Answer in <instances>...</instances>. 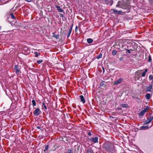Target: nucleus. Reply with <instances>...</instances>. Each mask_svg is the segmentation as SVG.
Returning <instances> with one entry per match:
<instances>
[{
    "instance_id": "obj_23",
    "label": "nucleus",
    "mask_w": 153,
    "mask_h": 153,
    "mask_svg": "<svg viewBox=\"0 0 153 153\" xmlns=\"http://www.w3.org/2000/svg\"><path fill=\"white\" fill-rule=\"evenodd\" d=\"M42 107L43 106L44 107V108L45 109H47V106H46V105H45V103L44 102H42Z\"/></svg>"
},
{
    "instance_id": "obj_24",
    "label": "nucleus",
    "mask_w": 153,
    "mask_h": 153,
    "mask_svg": "<svg viewBox=\"0 0 153 153\" xmlns=\"http://www.w3.org/2000/svg\"><path fill=\"white\" fill-rule=\"evenodd\" d=\"M32 105L33 106H36V103L35 102V100H33L32 101Z\"/></svg>"
},
{
    "instance_id": "obj_32",
    "label": "nucleus",
    "mask_w": 153,
    "mask_h": 153,
    "mask_svg": "<svg viewBox=\"0 0 153 153\" xmlns=\"http://www.w3.org/2000/svg\"><path fill=\"white\" fill-rule=\"evenodd\" d=\"M151 60V58L150 56H149V58L148 59V62H150Z\"/></svg>"
},
{
    "instance_id": "obj_14",
    "label": "nucleus",
    "mask_w": 153,
    "mask_h": 153,
    "mask_svg": "<svg viewBox=\"0 0 153 153\" xmlns=\"http://www.w3.org/2000/svg\"><path fill=\"white\" fill-rule=\"evenodd\" d=\"M53 36L56 38L57 39H58L59 38V34L56 35L54 33H53Z\"/></svg>"
},
{
    "instance_id": "obj_49",
    "label": "nucleus",
    "mask_w": 153,
    "mask_h": 153,
    "mask_svg": "<svg viewBox=\"0 0 153 153\" xmlns=\"http://www.w3.org/2000/svg\"><path fill=\"white\" fill-rule=\"evenodd\" d=\"M67 153V152H66V153Z\"/></svg>"
},
{
    "instance_id": "obj_10",
    "label": "nucleus",
    "mask_w": 153,
    "mask_h": 153,
    "mask_svg": "<svg viewBox=\"0 0 153 153\" xmlns=\"http://www.w3.org/2000/svg\"><path fill=\"white\" fill-rule=\"evenodd\" d=\"M122 81V79L120 78L119 79H118L114 83V84L115 85H117L120 83Z\"/></svg>"
},
{
    "instance_id": "obj_34",
    "label": "nucleus",
    "mask_w": 153,
    "mask_h": 153,
    "mask_svg": "<svg viewBox=\"0 0 153 153\" xmlns=\"http://www.w3.org/2000/svg\"><path fill=\"white\" fill-rule=\"evenodd\" d=\"M87 153H92V152L90 150H88Z\"/></svg>"
},
{
    "instance_id": "obj_46",
    "label": "nucleus",
    "mask_w": 153,
    "mask_h": 153,
    "mask_svg": "<svg viewBox=\"0 0 153 153\" xmlns=\"http://www.w3.org/2000/svg\"><path fill=\"white\" fill-rule=\"evenodd\" d=\"M46 153V152H44L43 153Z\"/></svg>"
},
{
    "instance_id": "obj_45",
    "label": "nucleus",
    "mask_w": 153,
    "mask_h": 153,
    "mask_svg": "<svg viewBox=\"0 0 153 153\" xmlns=\"http://www.w3.org/2000/svg\"><path fill=\"white\" fill-rule=\"evenodd\" d=\"M106 85H105L104 86V87H105V86H106Z\"/></svg>"
},
{
    "instance_id": "obj_11",
    "label": "nucleus",
    "mask_w": 153,
    "mask_h": 153,
    "mask_svg": "<svg viewBox=\"0 0 153 153\" xmlns=\"http://www.w3.org/2000/svg\"><path fill=\"white\" fill-rule=\"evenodd\" d=\"M81 101L83 103H84L85 102L84 98L83 95H80L79 96Z\"/></svg>"
},
{
    "instance_id": "obj_27",
    "label": "nucleus",
    "mask_w": 153,
    "mask_h": 153,
    "mask_svg": "<svg viewBox=\"0 0 153 153\" xmlns=\"http://www.w3.org/2000/svg\"><path fill=\"white\" fill-rule=\"evenodd\" d=\"M43 61L42 60H40L37 61V63L39 64L41 63Z\"/></svg>"
},
{
    "instance_id": "obj_41",
    "label": "nucleus",
    "mask_w": 153,
    "mask_h": 153,
    "mask_svg": "<svg viewBox=\"0 0 153 153\" xmlns=\"http://www.w3.org/2000/svg\"><path fill=\"white\" fill-rule=\"evenodd\" d=\"M136 77V78H135V79H139V77Z\"/></svg>"
},
{
    "instance_id": "obj_42",
    "label": "nucleus",
    "mask_w": 153,
    "mask_h": 153,
    "mask_svg": "<svg viewBox=\"0 0 153 153\" xmlns=\"http://www.w3.org/2000/svg\"><path fill=\"white\" fill-rule=\"evenodd\" d=\"M149 77H150V76H152V74L149 75Z\"/></svg>"
},
{
    "instance_id": "obj_29",
    "label": "nucleus",
    "mask_w": 153,
    "mask_h": 153,
    "mask_svg": "<svg viewBox=\"0 0 153 153\" xmlns=\"http://www.w3.org/2000/svg\"><path fill=\"white\" fill-rule=\"evenodd\" d=\"M149 109V107L148 106H146V108H145L144 110H145L146 111V112L147 110Z\"/></svg>"
},
{
    "instance_id": "obj_47",
    "label": "nucleus",
    "mask_w": 153,
    "mask_h": 153,
    "mask_svg": "<svg viewBox=\"0 0 153 153\" xmlns=\"http://www.w3.org/2000/svg\"><path fill=\"white\" fill-rule=\"evenodd\" d=\"M121 8H123V7H121Z\"/></svg>"
},
{
    "instance_id": "obj_19",
    "label": "nucleus",
    "mask_w": 153,
    "mask_h": 153,
    "mask_svg": "<svg viewBox=\"0 0 153 153\" xmlns=\"http://www.w3.org/2000/svg\"><path fill=\"white\" fill-rule=\"evenodd\" d=\"M34 53L35 54V57H37L39 56L40 55V53H38L37 52H35Z\"/></svg>"
},
{
    "instance_id": "obj_4",
    "label": "nucleus",
    "mask_w": 153,
    "mask_h": 153,
    "mask_svg": "<svg viewBox=\"0 0 153 153\" xmlns=\"http://www.w3.org/2000/svg\"><path fill=\"white\" fill-rule=\"evenodd\" d=\"M41 113V111L40 109L39 108L36 109L33 111V114L35 116L39 115Z\"/></svg>"
},
{
    "instance_id": "obj_20",
    "label": "nucleus",
    "mask_w": 153,
    "mask_h": 153,
    "mask_svg": "<svg viewBox=\"0 0 153 153\" xmlns=\"http://www.w3.org/2000/svg\"><path fill=\"white\" fill-rule=\"evenodd\" d=\"M49 148V146L48 145L45 146V149L44 150V152H46V151Z\"/></svg>"
},
{
    "instance_id": "obj_2",
    "label": "nucleus",
    "mask_w": 153,
    "mask_h": 153,
    "mask_svg": "<svg viewBox=\"0 0 153 153\" xmlns=\"http://www.w3.org/2000/svg\"><path fill=\"white\" fill-rule=\"evenodd\" d=\"M142 71H143V70H138L135 72V74L137 76L140 75L142 74V76H145L146 73L148 71V70L147 69H146L144 71L142 72Z\"/></svg>"
},
{
    "instance_id": "obj_12",
    "label": "nucleus",
    "mask_w": 153,
    "mask_h": 153,
    "mask_svg": "<svg viewBox=\"0 0 153 153\" xmlns=\"http://www.w3.org/2000/svg\"><path fill=\"white\" fill-rule=\"evenodd\" d=\"M113 11L114 13H116L117 14H120L122 13V11L121 10L117 11L116 9H113L112 10Z\"/></svg>"
},
{
    "instance_id": "obj_25",
    "label": "nucleus",
    "mask_w": 153,
    "mask_h": 153,
    "mask_svg": "<svg viewBox=\"0 0 153 153\" xmlns=\"http://www.w3.org/2000/svg\"><path fill=\"white\" fill-rule=\"evenodd\" d=\"M105 83V81H102V82H101V83L100 84V87L103 86L104 85Z\"/></svg>"
},
{
    "instance_id": "obj_36",
    "label": "nucleus",
    "mask_w": 153,
    "mask_h": 153,
    "mask_svg": "<svg viewBox=\"0 0 153 153\" xmlns=\"http://www.w3.org/2000/svg\"><path fill=\"white\" fill-rule=\"evenodd\" d=\"M60 16L61 17H63V15L62 14H60Z\"/></svg>"
},
{
    "instance_id": "obj_30",
    "label": "nucleus",
    "mask_w": 153,
    "mask_h": 153,
    "mask_svg": "<svg viewBox=\"0 0 153 153\" xmlns=\"http://www.w3.org/2000/svg\"><path fill=\"white\" fill-rule=\"evenodd\" d=\"M77 30H78V27L76 26L75 29V31L76 32L77 31Z\"/></svg>"
},
{
    "instance_id": "obj_35",
    "label": "nucleus",
    "mask_w": 153,
    "mask_h": 153,
    "mask_svg": "<svg viewBox=\"0 0 153 153\" xmlns=\"http://www.w3.org/2000/svg\"><path fill=\"white\" fill-rule=\"evenodd\" d=\"M123 57H121L120 58V61H122L123 60Z\"/></svg>"
},
{
    "instance_id": "obj_3",
    "label": "nucleus",
    "mask_w": 153,
    "mask_h": 153,
    "mask_svg": "<svg viewBox=\"0 0 153 153\" xmlns=\"http://www.w3.org/2000/svg\"><path fill=\"white\" fill-rule=\"evenodd\" d=\"M14 70L17 74H19L20 71L21 66L19 65H15L14 66Z\"/></svg>"
},
{
    "instance_id": "obj_15",
    "label": "nucleus",
    "mask_w": 153,
    "mask_h": 153,
    "mask_svg": "<svg viewBox=\"0 0 153 153\" xmlns=\"http://www.w3.org/2000/svg\"><path fill=\"white\" fill-rule=\"evenodd\" d=\"M93 41L92 39L91 38H88L87 39V42L88 43H92Z\"/></svg>"
},
{
    "instance_id": "obj_6",
    "label": "nucleus",
    "mask_w": 153,
    "mask_h": 153,
    "mask_svg": "<svg viewBox=\"0 0 153 153\" xmlns=\"http://www.w3.org/2000/svg\"><path fill=\"white\" fill-rule=\"evenodd\" d=\"M90 141H92L94 143H98V138L97 137H95L94 138H91L89 139Z\"/></svg>"
},
{
    "instance_id": "obj_22",
    "label": "nucleus",
    "mask_w": 153,
    "mask_h": 153,
    "mask_svg": "<svg viewBox=\"0 0 153 153\" xmlns=\"http://www.w3.org/2000/svg\"><path fill=\"white\" fill-rule=\"evenodd\" d=\"M102 53H100L97 57V59H99L102 58Z\"/></svg>"
},
{
    "instance_id": "obj_17",
    "label": "nucleus",
    "mask_w": 153,
    "mask_h": 153,
    "mask_svg": "<svg viewBox=\"0 0 153 153\" xmlns=\"http://www.w3.org/2000/svg\"><path fill=\"white\" fill-rule=\"evenodd\" d=\"M148 126H142L140 127V128L143 129H145L149 128Z\"/></svg>"
},
{
    "instance_id": "obj_28",
    "label": "nucleus",
    "mask_w": 153,
    "mask_h": 153,
    "mask_svg": "<svg viewBox=\"0 0 153 153\" xmlns=\"http://www.w3.org/2000/svg\"><path fill=\"white\" fill-rule=\"evenodd\" d=\"M126 52H128L129 53H131L130 52V51H133V50H132L131 49H126Z\"/></svg>"
},
{
    "instance_id": "obj_8",
    "label": "nucleus",
    "mask_w": 153,
    "mask_h": 153,
    "mask_svg": "<svg viewBox=\"0 0 153 153\" xmlns=\"http://www.w3.org/2000/svg\"><path fill=\"white\" fill-rule=\"evenodd\" d=\"M146 91H152V85H150L146 89Z\"/></svg>"
},
{
    "instance_id": "obj_44",
    "label": "nucleus",
    "mask_w": 153,
    "mask_h": 153,
    "mask_svg": "<svg viewBox=\"0 0 153 153\" xmlns=\"http://www.w3.org/2000/svg\"><path fill=\"white\" fill-rule=\"evenodd\" d=\"M102 68H103V71H104V68H103V67H102Z\"/></svg>"
},
{
    "instance_id": "obj_43",
    "label": "nucleus",
    "mask_w": 153,
    "mask_h": 153,
    "mask_svg": "<svg viewBox=\"0 0 153 153\" xmlns=\"http://www.w3.org/2000/svg\"><path fill=\"white\" fill-rule=\"evenodd\" d=\"M37 128H39V129H40V127H39V126H38L37 127Z\"/></svg>"
},
{
    "instance_id": "obj_21",
    "label": "nucleus",
    "mask_w": 153,
    "mask_h": 153,
    "mask_svg": "<svg viewBox=\"0 0 153 153\" xmlns=\"http://www.w3.org/2000/svg\"><path fill=\"white\" fill-rule=\"evenodd\" d=\"M10 17L11 18L13 19H15V17L13 14L12 13H11L10 14Z\"/></svg>"
},
{
    "instance_id": "obj_7",
    "label": "nucleus",
    "mask_w": 153,
    "mask_h": 153,
    "mask_svg": "<svg viewBox=\"0 0 153 153\" xmlns=\"http://www.w3.org/2000/svg\"><path fill=\"white\" fill-rule=\"evenodd\" d=\"M73 26V24H72L71 26V27H70V28L68 30V32L67 33V38H68L70 36L72 30V28Z\"/></svg>"
},
{
    "instance_id": "obj_38",
    "label": "nucleus",
    "mask_w": 153,
    "mask_h": 153,
    "mask_svg": "<svg viewBox=\"0 0 153 153\" xmlns=\"http://www.w3.org/2000/svg\"><path fill=\"white\" fill-rule=\"evenodd\" d=\"M119 1L118 2L117 4L116 5V7H119Z\"/></svg>"
},
{
    "instance_id": "obj_16",
    "label": "nucleus",
    "mask_w": 153,
    "mask_h": 153,
    "mask_svg": "<svg viewBox=\"0 0 153 153\" xmlns=\"http://www.w3.org/2000/svg\"><path fill=\"white\" fill-rule=\"evenodd\" d=\"M146 112L145 110H143L141 111L139 113V115L140 116H142Z\"/></svg>"
},
{
    "instance_id": "obj_18",
    "label": "nucleus",
    "mask_w": 153,
    "mask_h": 153,
    "mask_svg": "<svg viewBox=\"0 0 153 153\" xmlns=\"http://www.w3.org/2000/svg\"><path fill=\"white\" fill-rule=\"evenodd\" d=\"M121 106L123 107L127 108L128 107V105L127 104H121Z\"/></svg>"
},
{
    "instance_id": "obj_26",
    "label": "nucleus",
    "mask_w": 153,
    "mask_h": 153,
    "mask_svg": "<svg viewBox=\"0 0 153 153\" xmlns=\"http://www.w3.org/2000/svg\"><path fill=\"white\" fill-rule=\"evenodd\" d=\"M117 53V52L116 50H113L112 52V55L114 56Z\"/></svg>"
},
{
    "instance_id": "obj_31",
    "label": "nucleus",
    "mask_w": 153,
    "mask_h": 153,
    "mask_svg": "<svg viewBox=\"0 0 153 153\" xmlns=\"http://www.w3.org/2000/svg\"><path fill=\"white\" fill-rule=\"evenodd\" d=\"M71 152V149H68V153H70Z\"/></svg>"
},
{
    "instance_id": "obj_1",
    "label": "nucleus",
    "mask_w": 153,
    "mask_h": 153,
    "mask_svg": "<svg viewBox=\"0 0 153 153\" xmlns=\"http://www.w3.org/2000/svg\"><path fill=\"white\" fill-rule=\"evenodd\" d=\"M104 149L108 153H112L114 152L113 145L109 142L106 143L104 144Z\"/></svg>"
},
{
    "instance_id": "obj_13",
    "label": "nucleus",
    "mask_w": 153,
    "mask_h": 153,
    "mask_svg": "<svg viewBox=\"0 0 153 153\" xmlns=\"http://www.w3.org/2000/svg\"><path fill=\"white\" fill-rule=\"evenodd\" d=\"M145 97L147 99L149 100L151 98V96L150 94L147 93L146 94Z\"/></svg>"
},
{
    "instance_id": "obj_5",
    "label": "nucleus",
    "mask_w": 153,
    "mask_h": 153,
    "mask_svg": "<svg viewBox=\"0 0 153 153\" xmlns=\"http://www.w3.org/2000/svg\"><path fill=\"white\" fill-rule=\"evenodd\" d=\"M153 119V116H150L148 118L147 120L144 122V124H146L150 123Z\"/></svg>"
},
{
    "instance_id": "obj_9",
    "label": "nucleus",
    "mask_w": 153,
    "mask_h": 153,
    "mask_svg": "<svg viewBox=\"0 0 153 153\" xmlns=\"http://www.w3.org/2000/svg\"><path fill=\"white\" fill-rule=\"evenodd\" d=\"M56 7V8L57 10L59 12H62L64 10L60 7V6H55Z\"/></svg>"
},
{
    "instance_id": "obj_33",
    "label": "nucleus",
    "mask_w": 153,
    "mask_h": 153,
    "mask_svg": "<svg viewBox=\"0 0 153 153\" xmlns=\"http://www.w3.org/2000/svg\"><path fill=\"white\" fill-rule=\"evenodd\" d=\"M88 134L90 136H91L92 135L91 133L90 132H88Z\"/></svg>"
},
{
    "instance_id": "obj_39",
    "label": "nucleus",
    "mask_w": 153,
    "mask_h": 153,
    "mask_svg": "<svg viewBox=\"0 0 153 153\" xmlns=\"http://www.w3.org/2000/svg\"><path fill=\"white\" fill-rule=\"evenodd\" d=\"M25 0L28 2H30V1H31L32 0Z\"/></svg>"
},
{
    "instance_id": "obj_37",
    "label": "nucleus",
    "mask_w": 153,
    "mask_h": 153,
    "mask_svg": "<svg viewBox=\"0 0 153 153\" xmlns=\"http://www.w3.org/2000/svg\"><path fill=\"white\" fill-rule=\"evenodd\" d=\"M149 79L150 80L153 79V77H149Z\"/></svg>"
},
{
    "instance_id": "obj_48",
    "label": "nucleus",
    "mask_w": 153,
    "mask_h": 153,
    "mask_svg": "<svg viewBox=\"0 0 153 153\" xmlns=\"http://www.w3.org/2000/svg\"><path fill=\"white\" fill-rule=\"evenodd\" d=\"M1 29V27H0V29Z\"/></svg>"
},
{
    "instance_id": "obj_40",
    "label": "nucleus",
    "mask_w": 153,
    "mask_h": 153,
    "mask_svg": "<svg viewBox=\"0 0 153 153\" xmlns=\"http://www.w3.org/2000/svg\"><path fill=\"white\" fill-rule=\"evenodd\" d=\"M149 2H153V0H148Z\"/></svg>"
}]
</instances>
